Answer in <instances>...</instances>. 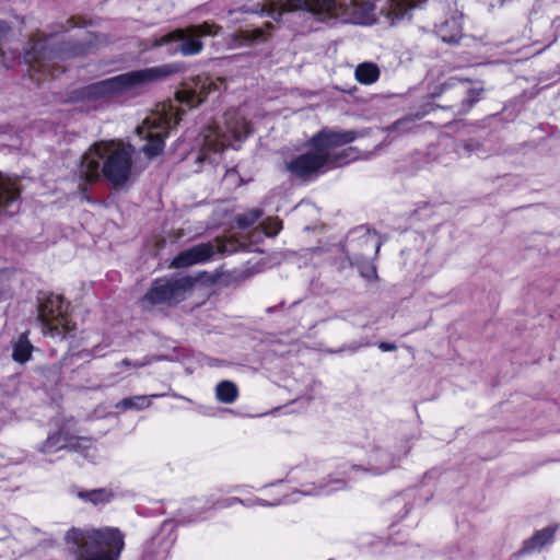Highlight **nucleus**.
<instances>
[{"instance_id":"6","label":"nucleus","mask_w":560,"mask_h":560,"mask_svg":"<svg viewBox=\"0 0 560 560\" xmlns=\"http://www.w3.org/2000/svg\"><path fill=\"white\" fill-rule=\"evenodd\" d=\"M57 44H59V39L52 34L47 37L37 35L32 37L30 48H27L23 55V61L31 65L35 70L49 73L54 77L52 66L48 65L47 61L63 59L66 56H74L88 51V46L82 44L72 48L60 47L58 49L55 48Z\"/></svg>"},{"instance_id":"26","label":"nucleus","mask_w":560,"mask_h":560,"mask_svg":"<svg viewBox=\"0 0 560 560\" xmlns=\"http://www.w3.org/2000/svg\"><path fill=\"white\" fill-rule=\"evenodd\" d=\"M79 498L93 504H100L109 502L113 494L106 489H94L79 492Z\"/></svg>"},{"instance_id":"20","label":"nucleus","mask_w":560,"mask_h":560,"mask_svg":"<svg viewBox=\"0 0 560 560\" xmlns=\"http://www.w3.org/2000/svg\"><path fill=\"white\" fill-rule=\"evenodd\" d=\"M380 68L374 62H362L358 65L354 71L355 79L361 84L370 85L380 78Z\"/></svg>"},{"instance_id":"37","label":"nucleus","mask_w":560,"mask_h":560,"mask_svg":"<svg viewBox=\"0 0 560 560\" xmlns=\"http://www.w3.org/2000/svg\"><path fill=\"white\" fill-rule=\"evenodd\" d=\"M265 26H266L268 30L272 28V24H271L270 22H267V23L265 24Z\"/></svg>"},{"instance_id":"17","label":"nucleus","mask_w":560,"mask_h":560,"mask_svg":"<svg viewBox=\"0 0 560 560\" xmlns=\"http://www.w3.org/2000/svg\"><path fill=\"white\" fill-rule=\"evenodd\" d=\"M463 32V14H454L436 26V33L445 43H457Z\"/></svg>"},{"instance_id":"36","label":"nucleus","mask_w":560,"mask_h":560,"mask_svg":"<svg viewBox=\"0 0 560 560\" xmlns=\"http://www.w3.org/2000/svg\"><path fill=\"white\" fill-rule=\"evenodd\" d=\"M256 502L259 504V505H264V506H267L269 505L267 502H265L264 500L261 499H257Z\"/></svg>"},{"instance_id":"31","label":"nucleus","mask_w":560,"mask_h":560,"mask_svg":"<svg viewBox=\"0 0 560 560\" xmlns=\"http://www.w3.org/2000/svg\"><path fill=\"white\" fill-rule=\"evenodd\" d=\"M10 31V26L4 21L0 20V42L8 36Z\"/></svg>"},{"instance_id":"15","label":"nucleus","mask_w":560,"mask_h":560,"mask_svg":"<svg viewBox=\"0 0 560 560\" xmlns=\"http://www.w3.org/2000/svg\"><path fill=\"white\" fill-rule=\"evenodd\" d=\"M92 442L88 438L74 436L61 428L58 432L51 433L42 443L39 451L46 454H52L60 450L83 451L89 450Z\"/></svg>"},{"instance_id":"12","label":"nucleus","mask_w":560,"mask_h":560,"mask_svg":"<svg viewBox=\"0 0 560 560\" xmlns=\"http://www.w3.org/2000/svg\"><path fill=\"white\" fill-rule=\"evenodd\" d=\"M226 88L224 78H212L206 74L197 75L186 83L185 88L176 93L177 101L192 108L203 102V100L214 91Z\"/></svg>"},{"instance_id":"9","label":"nucleus","mask_w":560,"mask_h":560,"mask_svg":"<svg viewBox=\"0 0 560 560\" xmlns=\"http://www.w3.org/2000/svg\"><path fill=\"white\" fill-rule=\"evenodd\" d=\"M177 71L178 67L176 65H163L113 77L116 95H138L151 83L162 80Z\"/></svg>"},{"instance_id":"33","label":"nucleus","mask_w":560,"mask_h":560,"mask_svg":"<svg viewBox=\"0 0 560 560\" xmlns=\"http://www.w3.org/2000/svg\"><path fill=\"white\" fill-rule=\"evenodd\" d=\"M378 349L384 352L395 351L397 349L395 343L382 341L378 343Z\"/></svg>"},{"instance_id":"7","label":"nucleus","mask_w":560,"mask_h":560,"mask_svg":"<svg viewBox=\"0 0 560 560\" xmlns=\"http://www.w3.org/2000/svg\"><path fill=\"white\" fill-rule=\"evenodd\" d=\"M177 124L178 118L173 114L171 106L168 110L163 106L161 112L158 110L149 115L142 125L137 128L138 136L147 141L141 151L148 158L159 155L164 148V138L168 130Z\"/></svg>"},{"instance_id":"11","label":"nucleus","mask_w":560,"mask_h":560,"mask_svg":"<svg viewBox=\"0 0 560 560\" xmlns=\"http://www.w3.org/2000/svg\"><path fill=\"white\" fill-rule=\"evenodd\" d=\"M351 249L348 253V259L355 265L363 278L372 280L376 278V268L370 262L381 248L382 242L376 233L365 231L357 240H352Z\"/></svg>"},{"instance_id":"4","label":"nucleus","mask_w":560,"mask_h":560,"mask_svg":"<svg viewBox=\"0 0 560 560\" xmlns=\"http://www.w3.org/2000/svg\"><path fill=\"white\" fill-rule=\"evenodd\" d=\"M65 539L75 560H119L125 548L124 535L116 527L72 528Z\"/></svg>"},{"instance_id":"30","label":"nucleus","mask_w":560,"mask_h":560,"mask_svg":"<svg viewBox=\"0 0 560 560\" xmlns=\"http://www.w3.org/2000/svg\"><path fill=\"white\" fill-rule=\"evenodd\" d=\"M335 483L337 485L336 487H332L330 489H325V488H320L319 490H316V491H306L305 493L306 494H320V493H330L331 491H335V490H338L340 488H342L343 486V482L340 481V480H336Z\"/></svg>"},{"instance_id":"34","label":"nucleus","mask_w":560,"mask_h":560,"mask_svg":"<svg viewBox=\"0 0 560 560\" xmlns=\"http://www.w3.org/2000/svg\"><path fill=\"white\" fill-rule=\"evenodd\" d=\"M120 364L126 366L142 368L148 364V361L131 362L129 359H124Z\"/></svg>"},{"instance_id":"16","label":"nucleus","mask_w":560,"mask_h":560,"mask_svg":"<svg viewBox=\"0 0 560 560\" xmlns=\"http://www.w3.org/2000/svg\"><path fill=\"white\" fill-rule=\"evenodd\" d=\"M63 300L61 295L49 293L38 298V319L44 327H49L50 322L58 320L63 315Z\"/></svg>"},{"instance_id":"10","label":"nucleus","mask_w":560,"mask_h":560,"mask_svg":"<svg viewBox=\"0 0 560 560\" xmlns=\"http://www.w3.org/2000/svg\"><path fill=\"white\" fill-rule=\"evenodd\" d=\"M195 282L196 280L188 276L156 279L144 295L143 302L152 305L179 303L186 299Z\"/></svg>"},{"instance_id":"24","label":"nucleus","mask_w":560,"mask_h":560,"mask_svg":"<svg viewBox=\"0 0 560 560\" xmlns=\"http://www.w3.org/2000/svg\"><path fill=\"white\" fill-rule=\"evenodd\" d=\"M553 537V530L550 528H545L540 532H537L528 541L525 542L522 552L529 553L535 550L541 549L545 545H547Z\"/></svg>"},{"instance_id":"32","label":"nucleus","mask_w":560,"mask_h":560,"mask_svg":"<svg viewBox=\"0 0 560 560\" xmlns=\"http://www.w3.org/2000/svg\"><path fill=\"white\" fill-rule=\"evenodd\" d=\"M370 343L369 342H364V343H360V342H352L351 345H349L347 347V350L351 351V352H357L360 348L362 347H368ZM346 350V348H342L341 351ZM340 352V350L338 351Z\"/></svg>"},{"instance_id":"13","label":"nucleus","mask_w":560,"mask_h":560,"mask_svg":"<svg viewBox=\"0 0 560 560\" xmlns=\"http://www.w3.org/2000/svg\"><path fill=\"white\" fill-rule=\"evenodd\" d=\"M232 252L225 248L221 240L197 244L188 249L180 252L172 261L174 268H186L192 265L202 264L210 260L217 253Z\"/></svg>"},{"instance_id":"25","label":"nucleus","mask_w":560,"mask_h":560,"mask_svg":"<svg viewBox=\"0 0 560 560\" xmlns=\"http://www.w3.org/2000/svg\"><path fill=\"white\" fill-rule=\"evenodd\" d=\"M161 395L153 394L150 396L140 395V396L127 397V398L121 399L119 402H117L116 408L122 409V410L145 409L151 405L152 398H158Z\"/></svg>"},{"instance_id":"19","label":"nucleus","mask_w":560,"mask_h":560,"mask_svg":"<svg viewBox=\"0 0 560 560\" xmlns=\"http://www.w3.org/2000/svg\"><path fill=\"white\" fill-rule=\"evenodd\" d=\"M369 465L372 474L382 475L394 467V459L388 452L377 450L370 456Z\"/></svg>"},{"instance_id":"22","label":"nucleus","mask_w":560,"mask_h":560,"mask_svg":"<svg viewBox=\"0 0 560 560\" xmlns=\"http://www.w3.org/2000/svg\"><path fill=\"white\" fill-rule=\"evenodd\" d=\"M238 397V388L231 381H221L215 386V398L222 404H233Z\"/></svg>"},{"instance_id":"23","label":"nucleus","mask_w":560,"mask_h":560,"mask_svg":"<svg viewBox=\"0 0 560 560\" xmlns=\"http://www.w3.org/2000/svg\"><path fill=\"white\" fill-rule=\"evenodd\" d=\"M88 95L94 98L116 96L113 78L96 82L88 88Z\"/></svg>"},{"instance_id":"2","label":"nucleus","mask_w":560,"mask_h":560,"mask_svg":"<svg viewBox=\"0 0 560 560\" xmlns=\"http://www.w3.org/2000/svg\"><path fill=\"white\" fill-rule=\"evenodd\" d=\"M359 137L355 130L324 128L311 139V150L287 163V170L298 177H304L323 167H340L357 159L353 148L339 147L353 142Z\"/></svg>"},{"instance_id":"14","label":"nucleus","mask_w":560,"mask_h":560,"mask_svg":"<svg viewBox=\"0 0 560 560\" xmlns=\"http://www.w3.org/2000/svg\"><path fill=\"white\" fill-rule=\"evenodd\" d=\"M455 89L456 93L462 96L458 112L467 113L471 106L479 101L482 92L483 84L479 81H470L457 77L448 78L441 85V93Z\"/></svg>"},{"instance_id":"29","label":"nucleus","mask_w":560,"mask_h":560,"mask_svg":"<svg viewBox=\"0 0 560 560\" xmlns=\"http://www.w3.org/2000/svg\"><path fill=\"white\" fill-rule=\"evenodd\" d=\"M267 236H276L282 229V222L278 218H268L260 225Z\"/></svg>"},{"instance_id":"1","label":"nucleus","mask_w":560,"mask_h":560,"mask_svg":"<svg viewBox=\"0 0 560 560\" xmlns=\"http://www.w3.org/2000/svg\"><path fill=\"white\" fill-rule=\"evenodd\" d=\"M428 0H279L276 3L256 4L244 12L267 15L280 21L283 12L303 10L324 23L372 25L383 18L388 24L410 16L412 10Z\"/></svg>"},{"instance_id":"27","label":"nucleus","mask_w":560,"mask_h":560,"mask_svg":"<svg viewBox=\"0 0 560 560\" xmlns=\"http://www.w3.org/2000/svg\"><path fill=\"white\" fill-rule=\"evenodd\" d=\"M262 215L259 209H250L244 213L237 214L235 222L238 228L246 229L252 226Z\"/></svg>"},{"instance_id":"18","label":"nucleus","mask_w":560,"mask_h":560,"mask_svg":"<svg viewBox=\"0 0 560 560\" xmlns=\"http://www.w3.org/2000/svg\"><path fill=\"white\" fill-rule=\"evenodd\" d=\"M20 189L16 183L0 172V208H5L18 200Z\"/></svg>"},{"instance_id":"35","label":"nucleus","mask_w":560,"mask_h":560,"mask_svg":"<svg viewBox=\"0 0 560 560\" xmlns=\"http://www.w3.org/2000/svg\"><path fill=\"white\" fill-rule=\"evenodd\" d=\"M242 502L243 501L241 499H238V498H230V499H226L223 502L218 503V504H219V508H228V506H231L234 503H242Z\"/></svg>"},{"instance_id":"5","label":"nucleus","mask_w":560,"mask_h":560,"mask_svg":"<svg viewBox=\"0 0 560 560\" xmlns=\"http://www.w3.org/2000/svg\"><path fill=\"white\" fill-rule=\"evenodd\" d=\"M250 132L249 124L238 114L229 113L225 116V130L210 127L203 136V144L198 162H217V155L228 147H234V141L240 142Z\"/></svg>"},{"instance_id":"21","label":"nucleus","mask_w":560,"mask_h":560,"mask_svg":"<svg viewBox=\"0 0 560 560\" xmlns=\"http://www.w3.org/2000/svg\"><path fill=\"white\" fill-rule=\"evenodd\" d=\"M34 347L28 340L27 332H23L13 343L12 358L15 362L25 363L32 358Z\"/></svg>"},{"instance_id":"28","label":"nucleus","mask_w":560,"mask_h":560,"mask_svg":"<svg viewBox=\"0 0 560 560\" xmlns=\"http://www.w3.org/2000/svg\"><path fill=\"white\" fill-rule=\"evenodd\" d=\"M240 38L245 44H253L266 38V32L264 28L245 30L241 31Z\"/></svg>"},{"instance_id":"8","label":"nucleus","mask_w":560,"mask_h":560,"mask_svg":"<svg viewBox=\"0 0 560 560\" xmlns=\"http://www.w3.org/2000/svg\"><path fill=\"white\" fill-rule=\"evenodd\" d=\"M221 30V26L203 22L198 25H189L185 28H176L155 40V46L168 45L173 42H180L177 49L183 56H196L203 49V44L199 39L202 36H215Z\"/></svg>"},{"instance_id":"3","label":"nucleus","mask_w":560,"mask_h":560,"mask_svg":"<svg viewBox=\"0 0 560 560\" xmlns=\"http://www.w3.org/2000/svg\"><path fill=\"white\" fill-rule=\"evenodd\" d=\"M132 170V149L119 141L95 142L82 156L79 174L86 182L101 174L114 186L125 185Z\"/></svg>"}]
</instances>
